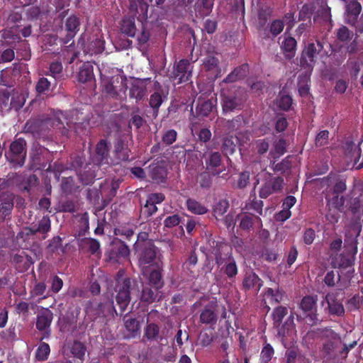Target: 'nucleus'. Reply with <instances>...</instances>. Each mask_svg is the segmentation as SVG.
Here are the masks:
<instances>
[{
  "mask_svg": "<svg viewBox=\"0 0 363 363\" xmlns=\"http://www.w3.org/2000/svg\"><path fill=\"white\" fill-rule=\"evenodd\" d=\"M105 41L103 38H96L88 44V52L91 55H97L104 52Z\"/></svg>",
  "mask_w": 363,
  "mask_h": 363,
  "instance_id": "54",
  "label": "nucleus"
},
{
  "mask_svg": "<svg viewBox=\"0 0 363 363\" xmlns=\"http://www.w3.org/2000/svg\"><path fill=\"white\" fill-rule=\"evenodd\" d=\"M25 230L26 236H33L38 233L42 235V239L45 240L48 238V233L51 230L50 218L48 216H44L38 223H32Z\"/></svg>",
  "mask_w": 363,
  "mask_h": 363,
  "instance_id": "14",
  "label": "nucleus"
},
{
  "mask_svg": "<svg viewBox=\"0 0 363 363\" xmlns=\"http://www.w3.org/2000/svg\"><path fill=\"white\" fill-rule=\"evenodd\" d=\"M113 155L118 162L130 161V149L128 147V140L124 135H118L113 142Z\"/></svg>",
  "mask_w": 363,
  "mask_h": 363,
  "instance_id": "16",
  "label": "nucleus"
},
{
  "mask_svg": "<svg viewBox=\"0 0 363 363\" xmlns=\"http://www.w3.org/2000/svg\"><path fill=\"white\" fill-rule=\"evenodd\" d=\"M296 45V40L291 36L286 37L281 42V49L286 58L291 60L295 56Z\"/></svg>",
  "mask_w": 363,
  "mask_h": 363,
  "instance_id": "37",
  "label": "nucleus"
},
{
  "mask_svg": "<svg viewBox=\"0 0 363 363\" xmlns=\"http://www.w3.org/2000/svg\"><path fill=\"white\" fill-rule=\"evenodd\" d=\"M134 249L141 273L146 276L148 268L157 264L160 250L153 242L135 243Z\"/></svg>",
  "mask_w": 363,
  "mask_h": 363,
  "instance_id": "2",
  "label": "nucleus"
},
{
  "mask_svg": "<svg viewBox=\"0 0 363 363\" xmlns=\"http://www.w3.org/2000/svg\"><path fill=\"white\" fill-rule=\"evenodd\" d=\"M200 323L210 326L215 325L218 320V316L212 305H207L201 311L199 317Z\"/></svg>",
  "mask_w": 363,
  "mask_h": 363,
  "instance_id": "33",
  "label": "nucleus"
},
{
  "mask_svg": "<svg viewBox=\"0 0 363 363\" xmlns=\"http://www.w3.org/2000/svg\"><path fill=\"white\" fill-rule=\"evenodd\" d=\"M315 6L312 3L305 4L298 13V21H306L311 24V16L315 11Z\"/></svg>",
  "mask_w": 363,
  "mask_h": 363,
  "instance_id": "52",
  "label": "nucleus"
},
{
  "mask_svg": "<svg viewBox=\"0 0 363 363\" xmlns=\"http://www.w3.org/2000/svg\"><path fill=\"white\" fill-rule=\"evenodd\" d=\"M216 105V99L199 97L196 102V116L198 118L208 116L212 112Z\"/></svg>",
  "mask_w": 363,
  "mask_h": 363,
  "instance_id": "27",
  "label": "nucleus"
},
{
  "mask_svg": "<svg viewBox=\"0 0 363 363\" xmlns=\"http://www.w3.org/2000/svg\"><path fill=\"white\" fill-rule=\"evenodd\" d=\"M17 54L25 60H30L31 56L30 48L27 41L23 40L18 42V45L17 48Z\"/></svg>",
  "mask_w": 363,
  "mask_h": 363,
  "instance_id": "59",
  "label": "nucleus"
},
{
  "mask_svg": "<svg viewBox=\"0 0 363 363\" xmlns=\"http://www.w3.org/2000/svg\"><path fill=\"white\" fill-rule=\"evenodd\" d=\"M240 228L246 231L259 230L262 227L259 216L250 213H244L240 216Z\"/></svg>",
  "mask_w": 363,
  "mask_h": 363,
  "instance_id": "20",
  "label": "nucleus"
},
{
  "mask_svg": "<svg viewBox=\"0 0 363 363\" xmlns=\"http://www.w3.org/2000/svg\"><path fill=\"white\" fill-rule=\"evenodd\" d=\"M26 142L22 138L12 142L10 145L9 152L6 154L7 160L14 165L22 167L26 156Z\"/></svg>",
  "mask_w": 363,
  "mask_h": 363,
  "instance_id": "8",
  "label": "nucleus"
},
{
  "mask_svg": "<svg viewBox=\"0 0 363 363\" xmlns=\"http://www.w3.org/2000/svg\"><path fill=\"white\" fill-rule=\"evenodd\" d=\"M47 150L41 147H34L30 153V168L40 169L45 167L46 164L43 159V152Z\"/></svg>",
  "mask_w": 363,
  "mask_h": 363,
  "instance_id": "31",
  "label": "nucleus"
},
{
  "mask_svg": "<svg viewBox=\"0 0 363 363\" xmlns=\"http://www.w3.org/2000/svg\"><path fill=\"white\" fill-rule=\"evenodd\" d=\"M191 77V69L190 62L186 59H182L174 66L169 79L177 84H179L189 81Z\"/></svg>",
  "mask_w": 363,
  "mask_h": 363,
  "instance_id": "9",
  "label": "nucleus"
},
{
  "mask_svg": "<svg viewBox=\"0 0 363 363\" xmlns=\"http://www.w3.org/2000/svg\"><path fill=\"white\" fill-rule=\"evenodd\" d=\"M123 320L129 338L135 337L140 334V323L136 318H128V316L125 315Z\"/></svg>",
  "mask_w": 363,
  "mask_h": 363,
  "instance_id": "41",
  "label": "nucleus"
},
{
  "mask_svg": "<svg viewBox=\"0 0 363 363\" xmlns=\"http://www.w3.org/2000/svg\"><path fill=\"white\" fill-rule=\"evenodd\" d=\"M165 197L162 193H152L147 196L145 203L141 207L140 218L147 220L157 211V204L161 203Z\"/></svg>",
  "mask_w": 363,
  "mask_h": 363,
  "instance_id": "10",
  "label": "nucleus"
},
{
  "mask_svg": "<svg viewBox=\"0 0 363 363\" xmlns=\"http://www.w3.org/2000/svg\"><path fill=\"white\" fill-rule=\"evenodd\" d=\"M242 289L245 291L252 290L258 293L263 286V281L253 271H248L245 273L242 283Z\"/></svg>",
  "mask_w": 363,
  "mask_h": 363,
  "instance_id": "26",
  "label": "nucleus"
},
{
  "mask_svg": "<svg viewBox=\"0 0 363 363\" xmlns=\"http://www.w3.org/2000/svg\"><path fill=\"white\" fill-rule=\"evenodd\" d=\"M186 207L190 212L197 215L205 214L208 211L204 205L194 199L186 200Z\"/></svg>",
  "mask_w": 363,
  "mask_h": 363,
  "instance_id": "51",
  "label": "nucleus"
},
{
  "mask_svg": "<svg viewBox=\"0 0 363 363\" xmlns=\"http://www.w3.org/2000/svg\"><path fill=\"white\" fill-rule=\"evenodd\" d=\"M53 318L52 313L46 309L39 313L37 316L36 328L40 331H44L48 329L51 325Z\"/></svg>",
  "mask_w": 363,
  "mask_h": 363,
  "instance_id": "36",
  "label": "nucleus"
},
{
  "mask_svg": "<svg viewBox=\"0 0 363 363\" xmlns=\"http://www.w3.org/2000/svg\"><path fill=\"white\" fill-rule=\"evenodd\" d=\"M329 185L332 186V194H342L347 190L345 176L330 172L326 177Z\"/></svg>",
  "mask_w": 363,
  "mask_h": 363,
  "instance_id": "25",
  "label": "nucleus"
},
{
  "mask_svg": "<svg viewBox=\"0 0 363 363\" xmlns=\"http://www.w3.org/2000/svg\"><path fill=\"white\" fill-rule=\"evenodd\" d=\"M352 250L345 249L343 253L336 258V262L340 268L347 269L352 267L354 263L355 255Z\"/></svg>",
  "mask_w": 363,
  "mask_h": 363,
  "instance_id": "38",
  "label": "nucleus"
},
{
  "mask_svg": "<svg viewBox=\"0 0 363 363\" xmlns=\"http://www.w3.org/2000/svg\"><path fill=\"white\" fill-rule=\"evenodd\" d=\"M38 182V177L35 174H31L25 179L21 178V181L18 183V186L22 192L30 194L31 190L37 186Z\"/></svg>",
  "mask_w": 363,
  "mask_h": 363,
  "instance_id": "44",
  "label": "nucleus"
},
{
  "mask_svg": "<svg viewBox=\"0 0 363 363\" xmlns=\"http://www.w3.org/2000/svg\"><path fill=\"white\" fill-rule=\"evenodd\" d=\"M109 156L108 143L105 139H101L95 147V153L91 157V161L94 164L101 166L108 162Z\"/></svg>",
  "mask_w": 363,
  "mask_h": 363,
  "instance_id": "21",
  "label": "nucleus"
},
{
  "mask_svg": "<svg viewBox=\"0 0 363 363\" xmlns=\"http://www.w3.org/2000/svg\"><path fill=\"white\" fill-rule=\"evenodd\" d=\"M21 176L17 173H9L5 178L0 179V188L5 189L13 185L18 186Z\"/></svg>",
  "mask_w": 363,
  "mask_h": 363,
  "instance_id": "53",
  "label": "nucleus"
},
{
  "mask_svg": "<svg viewBox=\"0 0 363 363\" xmlns=\"http://www.w3.org/2000/svg\"><path fill=\"white\" fill-rule=\"evenodd\" d=\"M349 211L352 214L350 223L362 224L363 223V206L360 200L357 198L352 199L350 202Z\"/></svg>",
  "mask_w": 363,
  "mask_h": 363,
  "instance_id": "30",
  "label": "nucleus"
},
{
  "mask_svg": "<svg viewBox=\"0 0 363 363\" xmlns=\"http://www.w3.org/2000/svg\"><path fill=\"white\" fill-rule=\"evenodd\" d=\"M14 206V195L3 194L0 196V224L8 222L11 218Z\"/></svg>",
  "mask_w": 363,
  "mask_h": 363,
  "instance_id": "17",
  "label": "nucleus"
},
{
  "mask_svg": "<svg viewBox=\"0 0 363 363\" xmlns=\"http://www.w3.org/2000/svg\"><path fill=\"white\" fill-rule=\"evenodd\" d=\"M145 277H148L149 284L152 285L157 289H160L163 286L164 282L162 280L161 269L157 268L150 270L149 267L148 273Z\"/></svg>",
  "mask_w": 363,
  "mask_h": 363,
  "instance_id": "46",
  "label": "nucleus"
},
{
  "mask_svg": "<svg viewBox=\"0 0 363 363\" xmlns=\"http://www.w3.org/2000/svg\"><path fill=\"white\" fill-rule=\"evenodd\" d=\"M157 313L156 311L152 310L148 313L147 325L144 329L143 339L150 342L157 341L160 337V328L159 325L155 323L149 322L150 317Z\"/></svg>",
  "mask_w": 363,
  "mask_h": 363,
  "instance_id": "28",
  "label": "nucleus"
},
{
  "mask_svg": "<svg viewBox=\"0 0 363 363\" xmlns=\"http://www.w3.org/2000/svg\"><path fill=\"white\" fill-rule=\"evenodd\" d=\"M325 302L327 303V308H325V310L328 311L329 315L333 316H342L344 315L345 308L341 300L338 298L337 293H328L322 303L323 306Z\"/></svg>",
  "mask_w": 363,
  "mask_h": 363,
  "instance_id": "13",
  "label": "nucleus"
},
{
  "mask_svg": "<svg viewBox=\"0 0 363 363\" xmlns=\"http://www.w3.org/2000/svg\"><path fill=\"white\" fill-rule=\"evenodd\" d=\"M238 141V137L233 135L224 137L221 147L223 153L226 156L233 155L236 152Z\"/></svg>",
  "mask_w": 363,
  "mask_h": 363,
  "instance_id": "39",
  "label": "nucleus"
},
{
  "mask_svg": "<svg viewBox=\"0 0 363 363\" xmlns=\"http://www.w3.org/2000/svg\"><path fill=\"white\" fill-rule=\"evenodd\" d=\"M247 73V65H242L241 66L237 67L234 69L233 72L228 74L225 79H223V82L226 84L235 82L246 77Z\"/></svg>",
  "mask_w": 363,
  "mask_h": 363,
  "instance_id": "42",
  "label": "nucleus"
},
{
  "mask_svg": "<svg viewBox=\"0 0 363 363\" xmlns=\"http://www.w3.org/2000/svg\"><path fill=\"white\" fill-rule=\"evenodd\" d=\"M284 179L281 177H272L269 174V178L262 184L259 195L262 199H267L272 194L280 191L283 188Z\"/></svg>",
  "mask_w": 363,
  "mask_h": 363,
  "instance_id": "15",
  "label": "nucleus"
},
{
  "mask_svg": "<svg viewBox=\"0 0 363 363\" xmlns=\"http://www.w3.org/2000/svg\"><path fill=\"white\" fill-rule=\"evenodd\" d=\"M230 207L228 199H221L216 202L213 207V213L217 220H220V218H223L227 213Z\"/></svg>",
  "mask_w": 363,
  "mask_h": 363,
  "instance_id": "47",
  "label": "nucleus"
},
{
  "mask_svg": "<svg viewBox=\"0 0 363 363\" xmlns=\"http://www.w3.org/2000/svg\"><path fill=\"white\" fill-rule=\"evenodd\" d=\"M50 353V348L48 343L40 342L35 351V359L38 361H45Z\"/></svg>",
  "mask_w": 363,
  "mask_h": 363,
  "instance_id": "56",
  "label": "nucleus"
},
{
  "mask_svg": "<svg viewBox=\"0 0 363 363\" xmlns=\"http://www.w3.org/2000/svg\"><path fill=\"white\" fill-rule=\"evenodd\" d=\"M220 272L223 274L230 281H234L238 274V267L235 257L218 267Z\"/></svg>",
  "mask_w": 363,
  "mask_h": 363,
  "instance_id": "32",
  "label": "nucleus"
},
{
  "mask_svg": "<svg viewBox=\"0 0 363 363\" xmlns=\"http://www.w3.org/2000/svg\"><path fill=\"white\" fill-rule=\"evenodd\" d=\"M183 220L184 218L179 216L178 214L168 216L164 220V225L165 228H172L179 225L180 223H183Z\"/></svg>",
  "mask_w": 363,
  "mask_h": 363,
  "instance_id": "63",
  "label": "nucleus"
},
{
  "mask_svg": "<svg viewBox=\"0 0 363 363\" xmlns=\"http://www.w3.org/2000/svg\"><path fill=\"white\" fill-rule=\"evenodd\" d=\"M125 77L123 78L118 76H117L116 79H105L102 82L103 90L111 97L113 99H118V96H119V92L118 86L115 85V82L121 83L120 86H121V88L120 89V91H122L127 89L126 84L125 83Z\"/></svg>",
  "mask_w": 363,
  "mask_h": 363,
  "instance_id": "23",
  "label": "nucleus"
},
{
  "mask_svg": "<svg viewBox=\"0 0 363 363\" xmlns=\"http://www.w3.org/2000/svg\"><path fill=\"white\" fill-rule=\"evenodd\" d=\"M123 272L120 270L117 274V285L116 291L117 294L116 296V301L118 305L121 315L126 311L130 301V290L132 289L133 281L130 278L126 277L121 280L119 276Z\"/></svg>",
  "mask_w": 363,
  "mask_h": 363,
  "instance_id": "4",
  "label": "nucleus"
},
{
  "mask_svg": "<svg viewBox=\"0 0 363 363\" xmlns=\"http://www.w3.org/2000/svg\"><path fill=\"white\" fill-rule=\"evenodd\" d=\"M177 138V133L174 129L165 130L162 136V141L166 145L173 144Z\"/></svg>",
  "mask_w": 363,
  "mask_h": 363,
  "instance_id": "64",
  "label": "nucleus"
},
{
  "mask_svg": "<svg viewBox=\"0 0 363 363\" xmlns=\"http://www.w3.org/2000/svg\"><path fill=\"white\" fill-rule=\"evenodd\" d=\"M288 311L287 307L279 306L274 308L272 314L274 326L278 328V335L281 337L282 342L286 337L294 339L296 332L293 313H291L284 323L281 325L284 318L288 314Z\"/></svg>",
  "mask_w": 363,
  "mask_h": 363,
  "instance_id": "3",
  "label": "nucleus"
},
{
  "mask_svg": "<svg viewBox=\"0 0 363 363\" xmlns=\"http://www.w3.org/2000/svg\"><path fill=\"white\" fill-rule=\"evenodd\" d=\"M323 50V44L320 40L308 43L301 53V65L303 67L313 68L318 57L322 55Z\"/></svg>",
  "mask_w": 363,
  "mask_h": 363,
  "instance_id": "6",
  "label": "nucleus"
},
{
  "mask_svg": "<svg viewBox=\"0 0 363 363\" xmlns=\"http://www.w3.org/2000/svg\"><path fill=\"white\" fill-rule=\"evenodd\" d=\"M11 110L9 91H4L0 94V111L6 113Z\"/></svg>",
  "mask_w": 363,
  "mask_h": 363,
  "instance_id": "62",
  "label": "nucleus"
},
{
  "mask_svg": "<svg viewBox=\"0 0 363 363\" xmlns=\"http://www.w3.org/2000/svg\"><path fill=\"white\" fill-rule=\"evenodd\" d=\"M10 106L11 110L18 111L20 110L26 102L24 94L20 90L13 89L9 91Z\"/></svg>",
  "mask_w": 363,
  "mask_h": 363,
  "instance_id": "35",
  "label": "nucleus"
},
{
  "mask_svg": "<svg viewBox=\"0 0 363 363\" xmlns=\"http://www.w3.org/2000/svg\"><path fill=\"white\" fill-rule=\"evenodd\" d=\"M121 31L128 37L134 38L136 32L135 21L133 17H125L121 23Z\"/></svg>",
  "mask_w": 363,
  "mask_h": 363,
  "instance_id": "40",
  "label": "nucleus"
},
{
  "mask_svg": "<svg viewBox=\"0 0 363 363\" xmlns=\"http://www.w3.org/2000/svg\"><path fill=\"white\" fill-rule=\"evenodd\" d=\"M265 296L269 299L270 304H278L283 301L284 291L279 287L276 290L272 288H267Z\"/></svg>",
  "mask_w": 363,
  "mask_h": 363,
  "instance_id": "50",
  "label": "nucleus"
},
{
  "mask_svg": "<svg viewBox=\"0 0 363 363\" xmlns=\"http://www.w3.org/2000/svg\"><path fill=\"white\" fill-rule=\"evenodd\" d=\"M61 188L64 193L72 194L76 189L73 177H63L61 182Z\"/></svg>",
  "mask_w": 363,
  "mask_h": 363,
  "instance_id": "61",
  "label": "nucleus"
},
{
  "mask_svg": "<svg viewBox=\"0 0 363 363\" xmlns=\"http://www.w3.org/2000/svg\"><path fill=\"white\" fill-rule=\"evenodd\" d=\"M213 4V0H198L194 6L196 16L202 18L208 16L212 12Z\"/></svg>",
  "mask_w": 363,
  "mask_h": 363,
  "instance_id": "34",
  "label": "nucleus"
},
{
  "mask_svg": "<svg viewBox=\"0 0 363 363\" xmlns=\"http://www.w3.org/2000/svg\"><path fill=\"white\" fill-rule=\"evenodd\" d=\"M86 350L84 345L79 341H74L70 347V352L74 357L81 360L84 359Z\"/></svg>",
  "mask_w": 363,
  "mask_h": 363,
  "instance_id": "57",
  "label": "nucleus"
},
{
  "mask_svg": "<svg viewBox=\"0 0 363 363\" xmlns=\"http://www.w3.org/2000/svg\"><path fill=\"white\" fill-rule=\"evenodd\" d=\"M315 338H320L324 341L322 352L325 357H335L337 350L341 344L340 337L337 333L329 328H317L308 331L303 337V340H314Z\"/></svg>",
  "mask_w": 363,
  "mask_h": 363,
  "instance_id": "1",
  "label": "nucleus"
},
{
  "mask_svg": "<svg viewBox=\"0 0 363 363\" xmlns=\"http://www.w3.org/2000/svg\"><path fill=\"white\" fill-rule=\"evenodd\" d=\"M99 165L94 162L85 164L82 169L77 171V177L80 182L84 186L91 185L96 177V172L99 169Z\"/></svg>",
  "mask_w": 363,
  "mask_h": 363,
  "instance_id": "18",
  "label": "nucleus"
},
{
  "mask_svg": "<svg viewBox=\"0 0 363 363\" xmlns=\"http://www.w3.org/2000/svg\"><path fill=\"white\" fill-rule=\"evenodd\" d=\"M149 177L157 182H163L167 176V169L163 160H155L148 167Z\"/></svg>",
  "mask_w": 363,
  "mask_h": 363,
  "instance_id": "22",
  "label": "nucleus"
},
{
  "mask_svg": "<svg viewBox=\"0 0 363 363\" xmlns=\"http://www.w3.org/2000/svg\"><path fill=\"white\" fill-rule=\"evenodd\" d=\"M274 354V350L269 343H266L260 352V363H268Z\"/></svg>",
  "mask_w": 363,
  "mask_h": 363,
  "instance_id": "58",
  "label": "nucleus"
},
{
  "mask_svg": "<svg viewBox=\"0 0 363 363\" xmlns=\"http://www.w3.org/2000/svg\"><path fill=\"white\" fill-rule=\"evenodd\" d=\"M81 243L91 255L96 254L100 250V243L96 239L85 238L82 240Z\"/></svg>",
  "mask_w": 363,
  "mask_h": 363,
  "instance_id": "55",
  "label": "nucleus"
},
{
  "mask_svg": "<svg viewBox=\"0 0 363 363\" xmlns=\"http://www.w3.org/2000/svg\"><path fill=\"white\" fill-rule=\"evenodd\" d=\"M219 59L215 55L214 53L208 52L206 57L203 60V66L206 71L220 72L219 68Z\"/></svg>",
  "mask_w": 363,
  "mask_h": 363,
  "instance_id": "43",
  "label": "nucleus"
},
{
  "mask_svg": "<svg viewBox=\"0 0 363 363\" xmlns=\"http://www.w3.org/2000/svg\"><path fill=\"white\" fill-rule=\"evenodd\" d=\"M149 79H136L133 81L129 88V97L136 102L144 100L147 95V81Z\"/></svg>",
  "mask_w": 363,
  "mask_h": 363,
  "instance_id": "19",
  "label": "nucleus"
},
{
  "mask_svg": "<svg viewBox=\"0 0 363 363\" xmlns=\"http://www.w3.org/2000/svg\"><path fill=\"white\" fill-rule=\"evenodd\" d=\"M362 11V5L357 0L350 1L346 6L345 22L355 23Z\"/></svg>",
  "mask_w": 363,
  "mask_h": 363,
  "instance_id": "29",
  "label": "nucleus"
},
{
  "mask_svg": "<svg viewBox=\"0 0 363 363\" xmlns=\"http://www.w3.org/2000/svg\"><path fill=\"white\" fill-rule=\"evenodd\" d=\"M299 307L307 319L308 325L314 326L320 323L321 320L318 318L317 311V296H305L301 299Z\"/></svg>",
  "mask_w": 363,
  "mask_h": 363,
  "instance_id": "7",
  "label": "nucleus"
},
{
  "mask_svg": "<svg viewBox=\"0 0 363 363\" xmlns=\"http://www.w3.org/2000/svg\"><path fill=\"white\" fill-rule=\"evenodd\" d=\"M362 224L349 223L346 227L344 247L348 250H352L354 253H357V238L362 231Z\"/></svg>",
  "mask_w": 363,
  "mask_h": 363,
  "instance_id": "12",
  "label": "nucleus"
},
{
  "mask_svg": "<svg viewBox=\"0 0 363 363\" xmlns=\"http://www.w3.org/2000/svg\"><path fill=\"white\" fill-rule=\"evenodd\" d=\"M221 97L222 109L224 113L241 111L246 101V95L240 89L233 92L224 93Z\"/></svg>",
  "mask_w": 363,
  "mask_h": 363,
  "instance_id": "5",
  "label": "nucleus"
},
{
  "mask_svg": "<svg viewBox=\"0 0 363 363\" xmlns=\"http://www.w3.org/2000/svg\"><path fill=\"white\" fill-rule=\"evenodd\" d=\"M214 243L215 245L212 247L211 254L217 267H220L223 263L234 258L233 255V249L230 244L224 242H213Z\"/></svg>",
  "mask_w": 363,
  "mask_h": 363,
  "instance_id": "11",
  "label": "nucleus"
},
{
  "mask_svg": "<svg viewBox=\"0 0 363 363\" xmlns=\"http://www.w3.org/2000/svg\"><path fill=\"white\" fill-rule=\"evenodd\" d=\"M157 291L158 289L156 288L152 289L149 286H143L141 291L140 301L147 304L155 302L157 298Z\"/></svg>",
  "mask_w": 363,
  "mask_h": 363,
  "instance_id": "49",
  "label": "nucleus"
},
{
  "mask_svg": "<svg viewBox=\"0 0 363 363\" xmlns=\"http://www.w3.org/2000/svg\"><path fill=\"white\" fill-rule=\"evenodd\" d=\"M328 202L335 209L341 210L345 204V199L340 194H333L332 197L326 196Z\"/></svg>",
  "mask_w": 363,
  "mask_h": 363,
  "instance_id": "60",
  "label": "nucleus"
},
{
  "mask_svg": "<svg viewBox=\"0 0 363 363\" xmlns=\"http://www.w3.org/2000/svg\"><path fill=\"white\" fill-rule=\"evenodd\" d=\"M78 81L81 83H86L94 78V67L89 63H84L78 72Z\"/></svg>",
  "mask_w": 363,
  "mask_h": 363,
  "instance_id": "45",
  "label": "nucleus"
},
{
  "mask_svg": "<svg viewBox=\"0 0 363 363\" xmlns=\"http://www.w3.org/2000/svg\"><path fill=\"white\" fill-rule=\"evenodd\" d=\"M79 19L74 15L69 16L65 24L66 30L68 32L67 36L73 38L79 29Z\"/></svg>",
  "mask_w": 363,
  "mask_h": 363,
  "instance_id": "48",
  "label": "nucleus"
},
{
  "mask_svg": "<svg viewBox=\"0 0 363 363\" xmlns=\"http://www.w3.org/2000/svg\"><path fill=\"white\" fill-rule=\"evenodd\" d=\"M206 169L212 175H220L223 172L220 169L222 165V157L218 152H211L205 157Z\"/></svg>",
  "mask_w": 363,
  "mask_h": 363,
  "instance_id": "24",
  "label": "nucleus"
}]
</instances>
